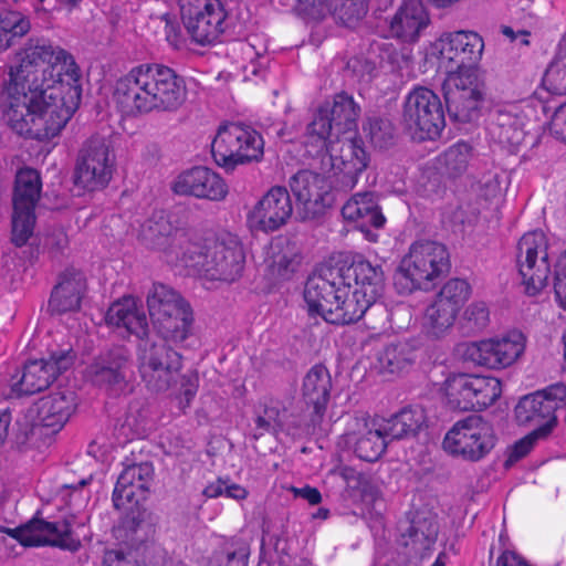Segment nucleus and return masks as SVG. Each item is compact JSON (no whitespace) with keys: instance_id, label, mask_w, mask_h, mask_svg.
I'll return each instance as SVG.
<instances>
[{"instance_id":"1","label":"nucleus","mask_w":566,"mask_h":566,"mask_svg":"<svg viewBox=\"0 0 566 566\" xmlns=\"http://www.w3.org/2000/svg\"><path fill=\"white\" fill-rule=\"evenodd\" d=\"M1 93L3 119L19 135L56 136L77 109L81 74L74 57L51 44L30 45Z\"/></svg>"},{"instance_id":"2","label":"nucleus","mask_w":566,"mask_h":566,"mask_svg":"<svg viewBox=\"0 0 566 566\" xmlns=\"http://www.w3.org/2000/svg\"><path fill=\"white\" fill-rule=\"evenodd\" d=\"M186 97L185 78L161 63L133 66L116 81L113 93L115 104L128 116L176 112Z\"/></svg>"},{"instance_id":"3","label":"nucleus","mask_w":566,"mask_h":566,"mask_svg":"<svg viewBox=\"0 0 566 566\" xmlns=\"http://www.w3.org/2000/svg\"><path fill=\"white\" fill-rule=\"evenodd\" d=\"M138 369L146 387L155 392H165L180 384L179 408L190 407L197 390V375H181L182 356L165 343L142 340L137 349Z\"/></svg>"},{"instance_id":"4","label":"nucleus","mask_w":566,"mask_h":566,"mask_svg":"<svg viewBox=\"0 0 566 566\" xmlns=\"http://www.w3.org/2000/svg\"><path fill=\"white\" fill-rule=\"evenodd\" d=\"M186 255L185 268L193 270L209 280L227 283L237 281L243 272L245 253L239 239L230 233L203 242L197 237Z\"/></svg>"},{"instance_id":"5","label":"nucleus","mask_w":566,"mask_h":566,"mask_svg":"<svg viewBox=\"0 0 566 566\" xmlns=\"http://www.w3.org/2000/svg\"><path fill=\"white\" fill-rule=\"evenodd\" d=\"M450 268L447 248L434 241L415 242L401 260L395 277L400 293L429 289Z\"/></svg>"},{"instance_id":"6","label":"nucleus","mask_w":566,"mask_h":566,"mask_svg":"<svg viewBox=\"0 0 566 566\" xmlns=\"http://www.w3.org/2000/svg\"><path fill=\"white\" fill-rule=\"evenodd\" d=\"M147 306L154 327L166 343L180 344L189 337L193 313L176 291L165 284H154L147 295Z\"/></svg>"},{"instance_id":"7","label":"nucleus","mask_w":566,"mask_h":566,"mask_svg":"<svg viewBox=\"0 0 566 566\" xmlns=\"http://www.w3.org/2000/svg\"><path fill=\"white\" fill-rule=\"evenodd\" d=\"M211 153L217 165L233 170L239 165L260 161L264 154V140L249 125L228 123L219 127Z\"/></svg>"},{"instance_id":"8","label":"nucleus","mask_w":566,"mask_h":566,"mask_svg":"<svg viewBox=\"0 0 566 566\" xmlns=\"http://www.w3.org/2000/svg\"><path fill=\"white\" fill-rule=\"evenodd\" d=\"M442 92L448 115L452 120L471 123L480 117L486 85L479 69L448 71Z\"/></svg>"},{"instance_id":"9","label":"nucleus","mask_w":566,"mask_h":566,"mask_svg":"<svg viewBox=\"0 0 566 566\" xmlns=\"http://www.w3.org/2000/svg\"><path fill=\"white\" fill-rule=\"evenodd\" d=\"M116 170V153L109 137L95 134L78 149L74 182L87 191L104 189Z\"/></svg>"},{"instance_id":"10","label":"nucleus","mask_w":566,"mask_h":566,"mask_svg":"<svg viewBox=\"0 0 566 566\" xmlns=\"http://www.w3.org/2000/svg\"><path fill=\"white\" fill-rule=\"evenodd\" d=\"M360 116V106L346 92L334 95L332 102L321 105L312 122L307 125L306 135L310 143L323 147L326 140L335 136L355 133Z\"/></svg>"},{"instance_id":"11","label":"nucleus","mask_w":566,"mask_h":566,"mask_svg":"<svg viewBox=\"0 0 566 566\" xmlns=\"http://www.w3.org/2000/svg\"><path fill=\"white\" fill-rule=\"evenodd\" d=\"M139 235L143 243L159 251L167 263L182 266L191 250L189 245H193L197 238L193 231L175 228L164 212H155L147 219Z\"/></svg>"},{"instance_id":"12","label":"nucleus","mask_w":566,"mask_h":566,"mask_svg":"<svg viewBox=\"0 0 566 566\" xmlns=\"http://www.w3.org/2000/svg\"><path fill=\"white\" fill-rule=\"evenodd\" d=\"M492 424L481 416L472 415L457 421L443 439L447 452L469 461H480L495 446Z\"/></svg>"},{"instance_id":"13","label":"nucleus","mask_w":566,"mask_h":566,"mask_svg":"<svg viewBox=\"0 0 566 566\" xmlns=\"http://www.w3.org/2000/svg\"><path fill=\"white\" fill-rule=\"evenodd\" d=\"M184 28L190 40L211 45L226 31L227 11L220 0H179Z\"/></svg>"},{"instance_id":"14","label":"nucleus","mask_w":566,"mask_h":566,"mask_svg":"<svg viewBox=\"0 0 566 566\" xmlns=\"http://www.w3.org/2000/svg\"><path fill=\"white\" fill-rule=\"evenodd\" d=\"M402 122L421 140L437 138L446 125L439 96L427 87L413 88L405 99Z\"/></svg>"},{"instance_id":"15","label":"nucleus","mask_w":566,"mask_h":566,"mask_svg":"<svg viewBox=\"0 0 566 566\" xmlns=\"http://www.w3.org/2000/svg\"><path fill=\"white\" fill-rule=\"evenodd\" d=\"M548 242L544 232L535 230L523 234L516 247V265L525 293L537 295L548 282L551 262Z\"/></svg>"},{"instance_id":"16","label":"nucleus","mask_w":566,"mask_h":566,"mask_svg":"<svg viewBox=\"0 0 566 566\" xmlns=\"http://www.w3.org/2000/svg\"><path fill=\"white\" fill-rule=\"evenodd\" d=\"M40 174L32 168H22L17 172L13 192L12 242L24 245L33 234L35 206L41 197Z\"/></svg>"},{"instance_id":"17","label":"nucleus","mask_w":566,"mask_h":566,"mask_svg":"<svg viewBox=\"0 0 566 566\" xmlns=\"http://www.w3.org/2000/svg\"><path fill=\"white\" fill-rule=\"evenodd\" d=\"M566 407V386L557 382L524 396L515 407L520 424L535 426V431L548 437L557 424L556 411Z\"/></svg>"},{"instance_id":"18","label":"nucleus","mask_w":566,"mask_h":566,"mask_svg":"<svg viewBox=\"0 0 566 566\" xmlns=\"http://www.w3.org/2000/svg\"><path fill=\"white\" fill-rule=\"evenodd\" d=\"M444 391L451 409L470 411L491 406L501 396L502 388L495 377L461 374L446 380Z\"/></svg>"},{"instance_id":"19","label":"nucleus","mask_w":566,"mask_h":566,"mask_svg":"<svg viewBox=\"0 0 566 566\" xmlns=\"http://www.w3.org/2000/svg\"><path fill=\"white\" fill-rule=\"evenodd\" d=\"M73 525V516L54 522L33 517L22 526L4 531L23 546H53L77 552L81 548V541L74 536Z\"/></svg>"},{"instance_id":"20","label":"nucleus","mask_w":566,"mask_h":566,"mask_svg":"<svg viewBox=\"0 0 566 566\" xmlns=\"http://www.w3.org/2000/svg\"><path fill=\"white\" fill-rule=\"evenodd\" d=\"M470 293L471 287L467 281L449 280L426 308L423 326L427 333L437 338L443 336L453 326Z\"/></svg>"},{"instance_id":"21","label":"nucleus","mask_w":566,"mask_h":566,"mask_svg":"<svg viewBox=\"0 0 566 566\" xmlns=\"http://www.w3.org/2000/svg\"><path fill=\"white\" fill-rule=\"evenodd\" d=\"M74 361L72 350L52 353L48 359H35L28 361L21 373L13 375L10 379L11 394L31 396L46 389L59 374L67 370Z\"/></svg>"},{"instance_id":"22","label":"nucleus","mask_w":566,"mask_h":566,"mask_svg":"<svg viewBox=\"0 0 566 566\" xmlns=\"http://www.w3.org/2000/svg\"><path fill=\"white\" fill-rule=\"evenodd\" d=\"M326 148L329 155L333 176L336 178V188L349 190L355 187L358 176L367 168L369 158L363 147V142L356 137L345 135L336 136Z\"/></svg>"},{"instance_id":"23","label":"nucleus","mask_w":566,"mask_h":566,"mask_svg":"<svg viewBox=\"0 0 566 566\" xmlns=\"http://www.w3.org/2000/svg\"><path fill=\"white\" fill-rule=\"evenodd\" d=\"M524 350V335L513 331L502 337L468 343L463 346L462 356L475 365L499 369L514 364Z\"/></svg>"},{"instance_id":"24","label":"nucleus","mask_w":566,"mask_h":566,"mask_svg":"<svg viewBox=\"0 0 566 566\" xmlns=\"http://www.w3.org/2000/svg\"><path fill=\"white\" fill-rule=\"evenodd\" d=\"M441 65L450 64L449 71L476 69L484 51L483 38L474 31L443 33L436 43Z\"/></svg>"},{"instance_id":"25","label":"nucleus","mask_w":566,"mask_h":566,"mask_svg":"<svg viewBox=\"0 0 566 566\" xmlns=\"http://www.w3.org/2000/svg\"><path fill=\"white\" fill-rule=\"evenodd\" d=\"M129 371V350L124 346H115L92 360L85 369V378L99 388L119 391L126 387Z\"/></svg>"},{"instance_id":"26","label":"nucleus","mask_w":566,"mask_h":566,"mask_svg":"<svg viewBox=\"0 0 566 566\" xmlns=\"http://www.w3.org/2000/svg\"><path fill=\"white\" fill-rule=\"evenodd\" d=\"M527 117L515 103L495 106L490 114V138L511 154H516L524 144Z\"/></svg>"},{"instance_id":"27","label":"nucleus","mask_w":566,"mask_h":566,"mask_svg":"<svg viewBox=\"0 0 566 566\" xmlns=\"http://www.w3.org/2000/svg\"><path fill=\"white\" fill-rule=\"evenodd\" d=\"M290 188L303 207L304 218L314 219L332 206V185L328 179L311 170H300L290 179Z\"/></svg>"},{"instance_id":"28","label":"nucleus","mask_w":566,"mask_h":566,"mask_svg":"<svg viewBox=\"0 0 566 566\" xmlns=\"http://www.w3.org/2000/svg\"><path fill=\"white\" fill-rule=\"evenodd\" d=\"M293 213V202L286 188L272 187L248 214L252 228L273 232L285 226Z\"/></svg>"},{"instance_id":"29","label":"nucleus","mask_w":566,"mask_h":566,"mask_svg":"<svg viewBox=\"0 0 566 566\" xmlns=\"http://www.w3.org/2000/svg\"><path fill=\"white\" fill-rule=\"evenodd\" d=\"M171 189L179 196H192L210 201H221L228 195V185L223 178L203 166H196L180 172L175 178Z\"/></svg>"},{"instance_id":"30","label":"nucleus","mask_w":566,"mask_h":566,"mask_svg":"<svg viewBox=\"0 0 566 566\" xmlns=\"http://www.w3.org/2000/svg\"><path fill=\"white\" fill-rule=\"evenodd\" d=\"M340 279L342 275L337 265L329 264L319 265L308 276L304 290V300L311 315H318L326 321L327 311L333 308L335 294H337L338 286L342 284Z\"/></svg>"},{"instance_id":"31","label":"nucleus","mask_w":566,"mask_h":566,"mask_svg":"<svg viewBox=\"0 0 566 566\" xmlns=\"http://www.w3.org/2000/svg\"><path fill=\"white\" fill-rule=\"evenodd\" d=\"M342 275L340 283L353 286L374 302L381 295L384 290V272L380 265H374L369 261L358 259L348 265L336 264Z\"/></svg>"},{"instance_id":"32","label":"nucleus","mask_w":566,"mask_h":566,"mask_svg":"<svg viewBox=\"0 0 566 566\" xmlns=\"http://www.w3.org/2000/svg\"><path fill=\"white\" fill-rule=\"evenodd\" d=\"M342 214L344 219L355 222L369 240H376L369 228L380 229L386 223L376 195L371 191L353 195L343 206Z\"/></svg>"},{"instance_id":"33","label":"nucleus","mask_w":566,"mask_h":566,"mask_svg":"<svg viewBox=\"0 0 566 566\" xmlns=\"http://www.w3.org/2000/svg\"><path fill=\"white\" fill-rule=\"evenodd\" d=\"M153 480L154 467L150 462L127 465L120 472L113 492V504L115 509H124L125 505L133 502L139 493L148 491Z\"/></svg>"},{"instance_id":"34","label":"nucleus","mask_w":566,"mask_h":566,"mask_svg":"<svg viewBox=\"0 0 566 566\" xmlns=\"http://www.w3.org/2000/svg\"><path fill=\"white\" fill-rule=\"evenodd\" d=\"M75 408L76 394L70 388H59L39 400V422L43 427L59 431L69 421Z\"/></svg>"},{"instance_id":"35","label":"nucleus","mask_w":566,"mask_h":566,"mask_svg":"<svg viewBox=\"0 0 566 566\" xmlns=\"http://www.w3.org/2000/svg\"><path fill=\"white\" fill-rule=\"evenodd\" d=\"M298 9L312 19L332 13L343 23L350 24L367 13V0H297Z\"/></svg>"},{"instance_id":"36","label":"nucleus","mask_w":566,"mask_h":566,"mask_svg":"<svg viewBox=\"0 0 566 566\" xmlns=\"http://www.w3.org/2000/svg\"><path fill=\"white\" fill-rule=\"evenodd\" d=\"M106 323L122 333L136 335L142 340L148 334L147 316L132 296H125L111 305L106 313Z\"/></svg>"},{"instance_id":"37","label":"nucleus","mask_w":566,"mask_h":566,"mask_svg":"<svg viewBox=\"0 0 566 566\" xmlns=\"http://www.w3.org/2000/svg\"><path fill=\"white\" fill-rule=\"evenodd\" d=\"M429 21V14L421 0H402L390 21V32L401 41L413 42Z\"/></svg>"},{"instance_id":"38","label":"nucleus","mask_w":566,"mask_h":566,"mask_svg":"<svg viewBox=\"0 0 566 566\" xmlns=\"http://www.w3.org/2000/svg\"><path fill=\"white\" fill-rule=\"evenodd\" d=\"M353 286L340 284L335 294L334 306L327 311L326 322L335 325H347L359 321L367 310L376 302L364 297L361 293L352 290Z\"/></svg>"},{"instance_id":"39","label":"nucleus","mask_w":566,"mask_h":566,"mask_svg":"<svg viewBox=\"0 0 566 566\" xmlns=\"http://www.w3.org/2000/svg\"><path fill=\"white\" fill-rule=\"evenodd\" d=\"M86 290L84 275L74 269L66 270L52 291L49 308L52 313L64 314L80 310Z\"/></svg>"},{"instance_id":"40","label":"nucleus","mask_w":566,"mask_h":566,"mask_svg":"<svg viewBox=\"0 0 566 566\" xmlns=\"http://www.w3.org/2000/svg\"><path fill=\"white\" fill-rule=\"evenodd\" d=\"M332 378L328 369L323 365H314L305 375L302 385V395L305 402L312 406L316 417L321 418L327 407Z\"/></svg>"},{"instance_id":"41","label":"nucleus","mask_w":566,"mask_h":566,"mask_svg":"<svg viewBox=\"0 0 566 566\" xmlns=\"http://www.w3.org/2000/svg\"><path fill=\"white\" fill-rule=\"evenodd\" d=\"M426 421L424 411L419 407L403 408L389 419H384L379 426L387 441L399 440L415 436Z\"/></svg>"},{"instance_id":"42","label":"nucleus","mask_w":566,"mask_h":566,"mask_svg":"<svg viewBox=\"0 0 566 566\" xmlns=\"http://www.w3.org/2000/svg\"><path fill=\"white\" fill-rule=\"evenodd\" d=\"M378 361L382 371L398 375L411 368L416 361V352L406 342L389 344L380 353Z\"/></svg>"},{"instance_id":"43","label":"nucleus","mask_w":566,"mask_h":566,"mask_svg":"<svg viewBox=\"0 0 566 566\" xmlns=\"http://www.w3.org/2000/svg\"><path fill=\"white\" fill-rule=\"evenodd\" d=\"M365 427L366 431L356 439L354 450L359 459L374 462L385 452L388 441L379 424L365 423Z\"/></svg>"},{"instance_id":"44","label":"nucleus","mask_w":566,"mask_h":566,"mask_svg":"<svg viewBox=\"0 0 566 566\" xmlns=\"http://www.w3.org/2000/svg\"><path fill=\"white\" fill-rule=\"evenodd\" d=\"M146 559L147 547L145 545L129 546L120 544L105 549L102 566H153Z\"/></svg>"},{"instance_id":"45","label":"nucleus","mask_w":566,"mask_h":566,"mask_svg":"<svg viewBox=\"0 0 566 566\" xmlns=\"http://www.w3.org/2000/svg\"><path fill=\"white\" fill-rule=\"evenodd\" d=\"M471 158V147L467 143L450 146L438 158L439 169L450 176H461L468 168Z\"/></svg>"},{"instance_id":"46","label":"nucleus","mask_w":566,"mask_h":566,"mask_svg":"<svg viewBox=\"0 0 566 566\" xmlns=\"http://www.w3.org/2000/svg\"><path fill=\"white\" fill-rule=\"evenodd\" d=\"M30 21L20 12L0 13V49H8L15 38L25 35L30 30Z\"/></svg>"},{"instance_id":"47","label":"nucleus","mask_w":566,"mask_h":566,"mask_svg":"<svg viewBox=\"0 0 566 566\" xmlns=\"http://www.w3.org/2000/svg\"><path fill=\"white\" fill-rule=\"evenodd\" d=\"M370 143L378 148H387L394 140V126L388 119L373 117L364 125Z\"/></svg>"},{"instance_id":"48","label":"nucleus","mask_w":566,"mask_h":566,"mask_svg":"<svg viewBox=\"0 0 566 566\" xmlns=\"http://www.w3.org/2000/svg\"><path fill=\"white\" fill-rule=\"evenodd\" d=\"M464 326L470 332H480L484 329L490 322V311L488 305L482 302L471 303L463 313Z\"/></svg>"},{"instance_id":"49","label":"nucleus","mask_w":566,"mask_h":566,"mask_svg":"<svg viewBox=\"0 0 566 566\" xmlns=\"http://www.w3.org/2000/svg\"><path fill=\"white\" fill-rule=\"evenodd\" d=\"M249 548L244 544L214 554L208 566H248Z\"/></svg>"},{"instance_id":"50","label":"nucleus","mask_w":566,"mask_h":566,"mask_svg":"<svg viewBox=\"0 0 566 566\" xmlns=\"http://www.w3.org/2000/svg\"><path fill=\"white\" fill-rule=\"evenodd\" d=\"M279 413V409L275 407H264L263 411L258 413L254 419L253 439L258 440L265 433H275L276 427H281Z\"/></svg>"},{"instance_id":"51","label":"nucleus","mask_w":566,"mask_h":566,"mask_svg":"<svg viewBox=\"0 0 566 566\" xmlns=\"http://www.w3.org/2000/svg\"><path fill=\"white\" fill-rule=\"evenodd\" d=\"M544 84L553 94H566V65L551 62L544 75Z\"/></svg>"},{"instance_id":"52","label":"nucleus","mask_w":566,"mask_h":566,"mask_svg":"<svg viewBox=\"0 0 566 566\" xmlns=\"http://www.w3.org/2000/svg\"><path fill=\"white\" fill-rule=\"evenodd\" d=\"M545 438L547 437L538 433L535 430L531 431L527 436L515 442L509 455L507 462L513 463L524 458L532 450L534 443L537 440Z\"/></svg>"},{"instance_id":"53","label":"nucleus","mask_w":566,"mask_h":566,"mask_svg":"<svg viewBox=\"0 0 566 566\" xmlns=\"http://www.w3.org/2000/svg\"><path fill=\"white\" fill-rule=\"evenodd\" d=\"M554 289L558 302L566 308V251L562 254L556 265Z\"/></svg>"},{"instance_id":"54","label":"nucleus","mask_w":566,"mask_h":566,"mask_svg":"<svg viewBox=\"0 0 566 566\" xmlns=\"http://www.w3.org/2000/svg\"><path fill=\"white\" fill-rule=\"evenodd\" d=\"M552 130L566 142V102L555 111L552 119Z\"/></svg>"},{"instance_id":"55","label":"nucleus","mask_w":566,"mask_h":566,"mask_svg":"<svg viewBox=\"0 0 566 566\" xmlns=\"http://www.w3.org/2000/svg\"><path fill=\"white\" fill-rule=\"evenodd\" d=\"M291 491L295 497H301V499L307 501L311 505H316V504L321 503V501H322V495L316 488H312L308 485L303 486V488H294L293 486L291 489Z\"/></svg>"},{"instance_id":"56","label":"nucleus","mask_w":566,"mask_h":566,"mask_svg":"<svg viewBox=\"0 0 566 566\" xmlns=\"http://www.w3.org/2000/svg\"><path fill=\"white\" fill-rule=\"evenodd\" d=\"M339 475L350 489H359L364 480L363 474L352 467H343Z\"/></svg>"},{"instance_id":"57","label":"nucleus","mask_w":566,"mask_h":566,"mask_svg":"<svg viewBox=\"0 0 566 566\" xmlns=\"http://www.w3.org/2000/svg\"><path fill=\"white\" fill-rule=\"evenodd\" d=\"M224 496L233 500H244L248 496V491L242 485L232 483L229 479H227L224 485Z\"/></svg>"},{"instance_id":"58","label":"nucleus","mask_w":566,"mask_h":566,"mask_svg":"<svg viewBox=\"0 0 566 566\" xmlns=\"http://www.w3.org/2000/svg\"><path fill=\"white\" fill-rule=\"evenodd\" d=\"M226 480L218 478L216 481L210 482L202 491V494L208 499H216L224 495Z\"/></svg>"},{"instance_id":"59","label":"nucleus","mask_w":566,"mask_h":566,"mask_svg":"<svg viewBox=\"0 0 566 566\" xmlns=\"http://www.w3.org/2000/svg\"><path fill=\"white\" fill-rule=\"evenodd\" d=\"M496 566H528L513 552H504L497 558Z\"/></svg>"},{"instance_id":"60","label":"nucleus","mask_w":566,"mask_h":566,"mask_svg":"<svg viewBox=\"0 0 566 566\" xmlns=\"http://www.w3.org/2000/svg\"><path fill=\"white\" fill-rule=\"evenodd\" d=\"M11 422V415L8 410L0 411V446L6 442L8 429Z\"/></svg>"},{"instance_id":"61","label":"nucleus","mask_w":566,"mask_h":566,"mask_svg":"<svg viewBox=\"0 0 566 566\" xmlns=\"http://www.w3.org/2000/svg\"><path fill=\"white\" fill-rule=\"evenodd\" d=\"M552 62L562 64V66L566 65V34L559 41L555 56Z\"/></svg>"},{"instance_id":"62","label":"nucleus","mask_w":566,"mask_h":566,"mask_svg":"<svg viewBox=\"0 0 566 566\" xmlns=\"http://www.w3.org/2000/svg\"><path fill=\"white\" fill-rule=\"evenodd\" d=\"M501 32L503 35H505L506 38H509L511 41H515L517 39V36L520 35L518 32H515L511 27L509 25H503L501 28Z\"/></svg>"},{"instance_id":"63","label":"nucleus","mask_w":566,"mask_h":566,"mask_svg":"<svg viewBox=\"0 0 566 566\" xmlns=\"http://www.w3.org/2000/svg\"><path fill=\"white\" fill-rule=\"evenodd\" d=\"M124 526L125 528L132 531V532H137L138 528L140 527V522H137L135 517L133 518H127L125 522H124Z\"/></svg>"},{"instance_id":"64","label":"nucleus","mask_w":566,"mask_h":566,"mask_svg":"<svg viewBox=\"0 0 566 566\" xmlns=\"http://www.w3.org/2000/svg\"><path fill=\"white\" fill-rule=\"evenodd\" d=\"M518 33H520V35H522L521 43L523 45H528L530 44V41H528L530 32L526 30H521V31H518Z\"/></svg>"}]
</instances>
